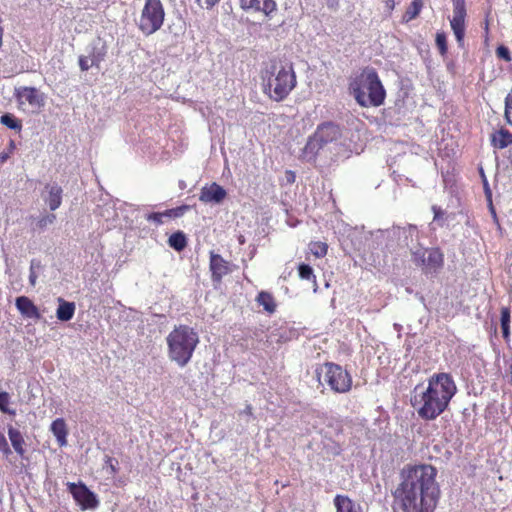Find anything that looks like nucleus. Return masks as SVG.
<instances>
[{"label": "nucleus", "instance_id": "nucleus-36", "mask_svg": "<svg viewBox=\"0 0 512 512\" xmlns=\"http://www.w3.org/2000/svg\"><path fill=\"white\" fill-rule=\"evenodd\" d=\"M55 220H56L55 214L44 215V216H42L41 218L38 219V221L36 223V226H37L38 229L43 230L48 225L53 224Z\"/></svg>", "mask_w": 512, "mask_h": 512}, {"label": "nucleus", "instance_id": "nucleus-25", "mask_svg": "<svg viewBox=\"0 0 512 512\" xmlns=\"http://www.w3.org/2000/svg\"><path fill=\"white\" fill-rule=\"evenodd\" d=\"M168 244L174 250L181 252L187 246V239L185 234L182 231L173 233L168 239Z\"/></svg>", "mask_w": 512, "mask_h": 512}, {"label": "nucleus", "instance_id": "nucleus-47", "mask_svg": "<svg viewBox=\"0 0 512 512\" xmlns=\"http://www.w3.org/2000/svg\"><path fill=\"white\" fill-rule=\"evenodd\" d=\"M509 377H510L509 382H510V384H512V364L509 367Z\"/></svg>", "mask_w": 512, "mask_h": 512}, {"label": "nucleus", "instance_id": "nucleus-7", "mask_svg": "<svg viewBox=\"0 0 512 512\" xmlns=\"http://www.w3.org/2000/svg\"><path fill=\"white\" fill-rule=\"evenodd\" d=\"M165 20V9L161 0H145L138 21L139 31L150 36L161 29Z\"/></svg>", "mask_w": 512, "mask_h": 512}, {"label": "nucleus", "instance_id": "nucleus-30", "mask_svg": "<svg viewBox=\"0 0 512 512\" xmlns=\"http://www.w3.org/2000/svg\"><path fill=\"white\" fill-rule=\"evenodd\" d=\"M100 61L101 59L98 56L92 55V57L80 56L78 62L81 71H88L93 66L98 67Z\"/></svg>", "mask_w": 512, "mask_h": 512}, {"label": "nucleus", "instance_id": "nucleus-37", "mask_svg": "<svg viewBox=\"0 0 512 512\" xmlns=\"http://www.w3.org/2000/svg\"><path fill=\"white\" fill-rule=\"evenodd\" d=\"M427 254V250H424V249H417L416 251L413 252L412 256H413V262L417 265V266H422V264L425 262V256Z\"/></svg>", "mask_w": 512, "mask_h": 512}, {"label": "nucleus", "instance_id": "nucleus-5", "mask_svg": "<svg viewBox=\"0 0 512 512\" xmlns=\"http://www.w3.org/2000/svg\"><path fill=\"white\" fill-rule=\"evenodd\" d=\"M386 96L385 89L374 69H366L360 78L357 89L354 88V98L363 107L380 106Z\"/></svg>", "mask_w": 512, "mask_h": 512}, {"label": "nucleus", "instance_id": "nucleus-34", "mask_svg": "<svg viewBox=\"0 0 512 512\" xmlns=\"http://www.w3.org/2000/svg\"><path fill=\"white\" fill-rule=\"evenodd\" d=\"M435 42H436V45L439 49V52L442 56H445L447 54V40H446V35L444 32H438L436 34V39H435Z\"/></svg>", "mask_w": 512, "mask_h": 512}, {"label": "nucleus", "instance_id": "nucleus-31", "mask_svg": "<svg viewBox=\"0 0 512 512\" xmlns=\"http://www.w3.org/2000/svg\"><path fill=\"white\" fill-rule=\"evenodd\" d=\"M298 274L302 280L316 282V276L314 275L313 269L310 265L301 263L298 266Z\"/></svg>", "mask_w": 512, "mask_h": 512}, {"label": "nucleus", "instance_id": "nucleus-46", "mask_svg": "<svg viewBox=\"0 0 512 512\" xmlns=\"http://www.w3.org/2000/svg\"><path fill=\"white\" fill-rule=\"evenodd\" d=\"M245 413L249 416L252 415V407L250 405H248L245 409Z\"/></svg>", "mask_w": 512, "mask_h": 512}, {"label": "nucleus", "instance_id": "nucleus-22", "mask_svg": "<svg viewBox=\"0 0 512 512\" xmlns=\"http://www.w3.org/2000/svg\"><path fill=\"white\" fill-rule=\"evenodd\" d=\"M256 302L258 305L262 306L268 314H273L276 312L277 303L272 293L267 291H260L256 296Z\"/></svg>", "mask_w": 512, "mask_h": 512}, {"label": "nucleus", "instance_id": "nucleus-17", "mask_svg": "<svg viewBox=\"0 0 512 512\" xmlns=\"http://www.w3.org/2000/svg\"><path fill=\"white\" fill-rule=\"evenodd\" d=\"M189 209V206L182 205L176 208L168 209L164 212H153L146 216L148 221H152L157 225H161L163 223V217L169 218H178L184 215V213Z\"/></svg>", "mask_w": 512, "mask_h": 512}, {"label": "nucleus", "instance_id": "nucleus-50", "mask_svg": "<svg viewBox=\"0 0 512 512\" xmlns=\"http://www.w3.org/2000/svg\"><path fill=\"white\" fill-rule=\"evenodd\" d=\"M289 174H291V176H289V179L294 180V174H292V171H289Z\"/></svg>", "mask_w": 512, "mask_h": 512}, {"label": "nucleus", "instance_id": "nucleus-9", "mask_svg": "<svg viewBox=\"0 0 512 512\" xmlns=\"http://www.w3.org/2000/svg\"><path fill=\"white\" fill-rule=\"evenodd\" d=\"M67 488L82 510L95 509L98 507L99 500L97 496L84 483L68 482Z\"/></svg>", "mask_w": 512, "mask_h": 512}, {"label": "nucleus", "instance_id": "nucleus-41", "mask_svg": "<svg viewBox=\"0 0 512 512\" xmlns=\"http://www.w3.org/2000/svg\"><path fill=\"white\" fill-rule=\"evenodd\" d=\"M196 2L200 5V6H205L206 8H212L213 6H215L219 0H196Z\"/></svg>", "mask_w": 512, "mask_h": 512}, {"label": "nucleus", "instance_id": "nucleus-2", "mask_svg": "<svg viewBox=\"0 0 512 512\" xmlns=\"http://www.w3.org/2000/svg\"><path fill=\"white\" fill-rule=\"evenodd\" d=\"M457 387L448 373H437L428 379V386L417 385L411 396V405L420 418L434 420L448 407Z\"/></svg>", "mask_w": 512, "mask_h": 512}, {"label": "nucleus", "instance_id": "nucleus-15", "mask_svg": "<svg viewBox=\"0 0 512 512\" xmlns=\"http://www.w3.org/2000/svg\"><path fill=\"white\" fill-rule=\"evenodd\" d=\"M17 310L24 318L39 320L41 313L38 307L27 296H19L15 300Z\"/></svg>", "mask_w": 512, "mask_h": 512}, {"label": "nucleus", "instance_id": "nucleus-45", "mask_svg": "<svg viewBox=\"0 0 512 512\" xmlns=\"http://www.w3.org/2000/svg\"><path fill=\"white\" fill-rule=\"evenodd\" d=\"M29 279H30V283H31V285H34V284H35V280H36V275H35V273H34V272H32V273L30 274Z\"/></svg>", "mask_w": 512, "mask_h": 512}, {"label": "nucleus", "instance_id": "nucleus-19", "mask_svg": "<svg viewBox=\"0 0 512 512\" xmlns=\"http://www.w3.org/2000/svg\"><path fill=\"white\" fill-rule=\"evenodd\" d=\"M390 231L389 230H376V231H369L367 234H365V242L364 246L368 249H376L380 245L383 244V242L386 240V238L389 236Z\"/></svg>", "mask_w": 512, "mask_h": 512}, {"label": "nucleus", "instance_id": "nucleus-26", "mask_svg": "<svg viewBox=\"0 0 512 512\" xmlns=\"http://www.w3.org/2000/svg\"><path fill=\"white\" fill-rule=\"evenodd\" d=\"M1 124L5 125L9 129L20 131L22 129V122L16 118L13 114L5 113L0 117Z\"/></svg>", "mask_w": 512, "mask_h": 512}, {"label": "nucleus", "instance_id": "nucleus-6", "mask_svg": "<svg viewBox=\"0 0 512 512\" xmlns=\"http://www.w3.org/2000/svg\"><path fill=\"white\" fill-rule=\"evenodd\" d=\"M342 138L341 128L333 122H324L317 126L308 138L303 153L310 159L315 158L319 151L329 143H337Z\"/></svg>", "mask_w": 512, "mask_h": 512}, {"label": "nucleus", "instance_id": "nucleus-1", "mask_svg": "<svg viewBox=\"0 0 512 512\" xmlns=\"http://www.w3.org/2000/svg\"><path fill=\"white\" fill-rule=\"evenodd\" d=\"M436 476L437 469L430 464L405 466L393 492L394 508L401 512H434L440 497Z\"/></svg>", "mask_w": 512, "mask_h": 512}, {"label": "nucleus", "instance_id": "nucleus-13", "mask_svg": "<svg viewBox=\"0 0 512 512\" xmlns=\"http://www.w3.org/2000/svg\"><path fill=\"white\" fill-rule=\"evenodd\" d=\"M466 9H453V18L450 20L451 29L460 47L464 45Z\"/></svg>", "mask_w": 512, "mask_h": 512}, {"label": "nucleus", "instance_id": "nucleus-11", "mask_svg": "<svg viewBox=\"0 0 512 512\" xmlns=\"http://www.w3.org/2000/svg\"><path fill=\"white\" fill-rule=\"evenodd\" d=\"M239 3L243 10L261 12L267 17H270L277 8L274 0H239Z\"/></svg>", "mask_w": 512, "mask_h": 512}, {"label": "nucleus", "instance_id": "nucleus-23", "mask_svg": "<svg viewBox=\"0 0 512 512\" xmlns=\"http://www.w3.org/2000/svg\"><path fill=\"white\" fill-rule=\"evenodd\" d=\"M491 143L495 148L504 149L512 144V134L501 128L491 135Z\"/></svg>", "mask_w": 512, "mask_h": 512}, {"label": "nucleus", "instance_id": "nucleus-28", "mask_svg": "<svg viewBox=\"0 0 512 512\" xmlns=\"http://www.w3.org/2000/svg\"><path fill=\"white\" fill-rule=\"evenodd\" d=\"M422 6H423L422 0H413V2L410 4V6L407 8V10L405 12V15H404L405 21L408 22V21L415 19L419 15Z\"/></svg>", "mask_w": 512, "mask_h": 512}, {"label": "nucleus", "instance_id": "nucleus-29", "mask_svg": "<svg viewBox=\"0 0 512 512\" xmlns=\"http://www.w3.org/2000/svg\"><path fill=\"white\" fill-rule=\"evenodd\" d=\"M501 330H502V336L505 339L509 338L510 335V311L508 308H502L501 309Z\"/></svg>", "mask_w": 512, "mask_h": 512}, {"label": "nucleus", "instance_id": "nucleus-42", "mask_svg": "<svg viewBox=\"0 0 512 512\" xmlns=\"http://www.w3.org/2000/svg\"><path fill=\"white\" fill-rule=\"evenodd\" d=\"M453 9H466L465 8V0H452Z\"/></svg>", "mask_w": 512, "mask_h": 512}, {"label": "nucleus", "instance_id": "nucleus-39", "mask_svg": "<svg viewBox=\"0 0 512 512\" xmlns=\"http://www.w3.org/2000/svg\"><path fill=\"white\" fill-rule=\"evenodd\" d=\"M105 464L109 467L110 473L116 475L118 473V461L110 456H106Z\"/></svg>", "mask_w": 512, "mask_h": 512}, {"label": "nucleus", "instance_id": "nucleus-21", "mask_svg": "<svg viewBox=\"0 0 512 512\" xmlns=\"http://www.w3.org/2000/svg\"><path fill=\"white\" fill-rule=\"evenodd\" d=\"M58 303L59 305L56 310L58 320L64 322L71 320L75 314V303L66 301L63 298H58Z\"/></svg>", "mask_w": 512, "mask_h": 512}, {"label": "nucleus", "instance_id": "nucleus-49", "mask_svg": "<svg viewBox=\"0 0 512 512\" xmlns=\"http://www.w3.org/2000/svg\"><path fill=\"white\" fill-rule=\"evenodd\" d=\"M289 174H291V176H289V179L294 180V174H292V171H289Z\"/></svg>", "mask_w": 512, "mask_h": 512}, {"label": "nucleus", "instance_id": "nucleus-10", "mask_svg": "<svg viewBox=\"0 0 512 512\" xmlns=\"http://www.w3.org/2000/svg\"><path fill=\"white\" fill-rule=\"evenodd\" d=\"M14 95L20 106L28 104L32 108H39L44 103L42 94L35 87L16 88Z\"/></svg>", "mask_w": 512, "mask_h": 512}, {"label": "nucleus", "instance_id": "nucleus-14", "mask_svg": "<svg viewBox=\"0 0 512 512\" xmlns=\"http://www.w3.org/2000/svg\"><path fill=\"white\" fill-rule=\"evenodd\" d=\"M210 270L213 281L220 282L230 272L229 263L221 255L211 252Z\"/></svg>", "mask_w": 512, "mask_h": 512}, {"label": "nucleus", "instance_id": "nucleus-4", "mask_svg": "<svg viewBox=\"0 0 512 512\" xmlns=\"http://www.w3.org/2000/svg\"><path fill=\"white\" fill-rule=\"evenodd\" d=\"M200 342L197 331L186 324L174 326L166 337L167 356L179 367H185L193 358Z\"/></svg>", "mask_w": 512, "mask_h": 512}, {"label": "nucleus", "instance_id": "nucleus-27", "mask_svg": "<svg viewBox=\"0 0 512 512\" xmlns=\"http://www.w3.org/2000/svg\"><path fill=\"white\" fill-rule=\"evenodd\" d=\"M310 252L317 258H322L327 254L328 245L322 241H311L309 243Z\"/></svg>", "mask_w": 512, "mask_h": 512}, {"label": "nucleus", "instance_id": "nucleus-44", "mask_svg": "<svg viewBox=\"0 0 512 512\" xmlns=\"http://www.w3.org/2000/svg\"><path fill=\"white\" fill-rule=\"evenodd\" d=\"M386 6L389 8V9H393L394 6H395V2L394 0H387L386 1Z\"/></svg>", "mask_w": 512, "mask_h": 512}, {"label": "nucleus", "instance_id": "nucleus-12", "mask_svg": "<svg viewBox=\"0 0 512 512\" xmlns=\"http://www.w3.org/2000/svg\"><path fill=\"white\" fill-rule=\"evenodd\" d=\"M226 196V190L216 182H213L201 189L199 200L203 203H221Z\"/></svg>", "mask_w": 512, "mask_h": 512}, {"label": "nucleus", "instance_id": "nucleus-40", "mask_svg": "<svg viewBox=\"0 0 512 512\" xmlns=\"http://www.w3.org/2000/svg\"><path fill=\"white\" fill-rule=\"evenodd\" d=\"M0 451L8 456L9 454H11V449L7 443V440H6V437L3 433L0 432Z\"/></svg>", "mask_w": 512, "mask_h": 512}, {"label": "nucleus", "instance_id": "nucleus-43", "mask_svg": "<svg viewBox=\"0 0 512 512\" xmlns=\"http://www.w3.org/2000/svg\"><path fill=\"white\" fill-rule=\"evenodd\" d=\"M433 211H434V220H438L440 217V214L442 213L441 210L439 208H437L436 206H433Z\"/></svg>", "mask_w": 512, "mask_h": 512}, {"label": "nucleus", "instance_id": "nucleus-24", "mask_svg": "<svg viewBox=\"0 0 512 512\" xmlns=\"http://www.w3.org/2000/svg\"><path fill=\"white\" fill-rule=\"evenodd\" d=\"M8 436L11 441V444L14 450L20 455L23 456L25 453L24 445L25 440L21 434V432L13 427H9Z\"/></svg>", "mask_w": 512, "mask_h": 512}, {"label": "nucleus", "instance_id": "nucleus-16", "mask_svg": "<svg viewBox=\"0 0 512 512\" xmlns=\"http://www.w3.org/2000/svg\"><path fill=\"white\" fill-rule=\"evenodd\" d=\"M425 262L422 264V270L428 273H436L443 266L444 257L441 251L437 248L427 250Z\"/></svg>", "mask_w": 512, "mask_h": 512}, {"label": "nucleus", "instance_id": "nucleus-18", "mask_svg": "<svg viewBox=\"0 0 512 512\" xmlns=\"http://www.w3.org/2000/svg\"><path fill=\"white\" fill-rule=\"evenodd\" d=\"M50 430L55 436L59 447L67 445L68 428L63 418L55 419L50 426Z\"/></svg>", "mask_w": 512, "mask_h": 512}, {"label": "nucleus", "instance_id": "nucleus-33", "mask_svg": "<svg viewBox=\"0 0 512 512\" xmlns=\"http://www.w3.org/2000/svg\"><path fill=\"white\" fill-rule=\"evenodd\" d=\"M10 396L7 392H0V411L11 416H15L16 411L9 408Z\"/></svg>", "mask_w": 512, "mask_h": 512}, {"label": "nucleus", "instance_id": "nucleus-48", "mask_svg": "<svg viewBox=\"0 0 512 512\" xmlns=\"http://www.w3.org/2000/svg\"><path fill=\"white\" fill-rule=\"evenodd\" d=\"M289 174H291V176H289V179L294 180V174H292V171H289Z\"/></svg>", "mask_w": 512, "mask_h": 512}, {"label": "nucleus", "instance_id": "nucleus-32", "mask_svg": "<svg viewBox=\"0 0 512 512\" xmlns=\"http://www.w3.org/2000/svg\"><path fill=\"white\" fill-rule=\"evenodd\" d=\"M337 512H352V502L348 497L337 495L335 497Z\"/></svg>", "mask_w": 512, "mask_h": 512}, {"label": "nucleus", "instance_id": "nucleus-8", "mask_svg": "<svg viewBox=\"0 0 512 512\" xmlns=\"http://www.w3.org/2000/svg\"><path fill=\"white\" fill-rule=\"evenodd\" d=\"M322 374H324V381L333 391L343 393L350 389V375L341 366L334 363H325L316 370L318 380H320Z\"/></svg>", "mask_w": 512, "mask_h": 512}, {"label": "nucleus", "instance_id": "nucleus-35", "mask_svg": "<svg viewBox=\"0 0 512 512\" xmlns=\"http://www.w3.org/2000/svg\"><path fill=\"white\" fill-rule=\"evenodd\" d=\"M505 119L507 123L512 125V90L507 94L505 98Z\"/></svg>", "mask_w": 512, "mask_h": 512}, {"label": "nucleus", "instance_id": "nucleus-51", "mask_svg": "<svg viewBox=\"0 0 512 512\" xmlns=\"http://www.w3.org/2000/svg\"><path fill=\"white\" fill-rule=\"evenodd\" d=\"M485 29L488 30V22L485 23Z\"/></svg>", "mask_w": 512, "mask_h": 512}, {"label": "nucleus", "instance_id": "nucleus-38", "mask_svg": "<svg viewBox=\"0 0 512 512\" xmlns=\"http://www.w3.org/2000/svg\"><path fill=\"white\" fill-rule=\"evenodd\" d=\"M496 55L498 58L503 59L506 62H510L512 60L509 49L504 45L497 47Z\"/></svg>", "mask_w": 512, "mask_h": 512}, {"label": "nucleus", "instance_id": "nucleus-20", "mask_svg": "<svg viewBox=\"0 0 512 512\" xmlns=\"http://www.w3.org/2000/svg\"><path fill=\"white\" fill-rule=\"evenodd\" d=\"M45 188L48 190V196L45 198V202L48 204L50 210L54 211L62 204L63 190L57 184L46 185Z\"/></svg>", "mask_w": 512, "mask_h": 512}, {"label": "nucleus", "instance_id": "nucleus-3", "mask_svg": "<svg viewBox=\"0 0 512 512\" xmlns=\"http://www.w3.org/2000/svg\"><path fill=\"white\" fill-rule=\"evenodd\" d=\"M263 92L275 102L285 100L297 85V77L292 64L272 61L262 71Z\"/></svg>", "mask_w": 512, "mask_h": 512}]
</instances>
